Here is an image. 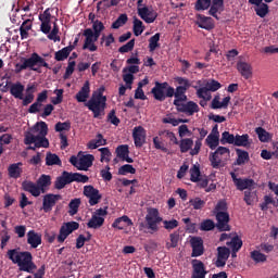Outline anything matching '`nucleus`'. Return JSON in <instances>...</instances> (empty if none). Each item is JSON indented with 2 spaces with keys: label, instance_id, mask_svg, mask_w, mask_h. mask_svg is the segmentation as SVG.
Segmentation results:
<instances>
[{
  "label": "nucleus",
  "instance_id": "31",
  "mask_svg": "<svg viewBox=\"0 0 278 278\" xmlns=\"http://www.w3.org/2000/svg\"><path fill=\"white\" fill-rule=\"evenodd\" d=\"M73 48L74 47H65V48L56 51L54 53V60H56V62H64V60H66L71 55Z\"/></svg>",
  "mask_w": 278,
  "mask_h": 278
},
{
  "label": "nucleus",
  "instance_id": "7",
  "mask_svg": "<svg viewBox=\"0 0 278 278\" xmlns=\"http://www.w3.org/2000/svg\"><path fill=\"white\" fill-rule=\"evenodd\" d=\"M164 219L160 216V211L157 208L150 207L146 215V224H139V231H144L148 229V233H157L160 231V225Z\"/></svg>",
  "mask_w": 278,
  "mask_h": 278
},
{
  "label": "nucleus",
  "instance_id": "16",
  "mask_svg": "<svg viewBox=\"0 0 278 278\" xmlns=\"http://www.w3.org/2000/svg\"><path fill=\"white\" fill-rule=\"evenodd\" d=\"M191 244V257H201L205 253V247L203 245V239L201 237H192L190 239Z\"/></svg>",
  "mask_w": 278,
  "mask_h": 278
},
{
  "label": "nucleus",
  "instance_id": "52",
  "mask_svg": "<svg viewBox=\"0 0 278 278\" xmlns=\"http://www.w3.org/2000/svg\"><path fill=\"white\" fill-rule=\"evenodd\" d=\"M210 162L213 168H218L223 162V159L220 157L219 153L213 152L210 155Z\"/></svg>",
  "mask_w": 278,
  "mask_h": 278
},
{
  "label": "nucleus",
  "instance_id": "27",
  "mask_svg": "<svg viewBox=\"0 0 278 278\" xmlns=\"http://www.w3.org/2000/svg\"><path fill=\"white\" fill-rule=\"evenodd\" d=\"M23 163H13L8 167V175L11 179H20L21 175H23Z\"/></svg>",
  "mask_w": 278,
  "mask_h": 278
},
{
  "label": "nucleus",
  "instance_id": "36",
  "mask_svg": "<svg viewBox=\"0 0 278 278\" xmlns=\"http://www.w3.org/2000/svg\"><path fill=\"white\" fill-rule=\"evenodd\" d=\"M256 199H257V191L255 189H248L244 191L243 201H245L247 205H253Z\"/></svg>",
  "mask_w": 278,
  "mask_h": 278
},
{
  "label": "nucleus",
  "instance_id": "40",
  "mask_svg": "<svg viewBox=\"0 0 278 278\" xmlns=\"http://www.w3.org/2000/svg\"><path fill=\"white\" fill-rule=\"evenodd\" d=\"M220 144H233L236 142V135L230 134L229 131H224L219 140Z\"/></svg>",
  "mask_w": 278,
  "mask_h": 278
},
{
  "label": "nucleus",
  "instance_id": "22",
  "mask_svg": "<svg viewBox=\"0 0 278 278\" xmlns=\"http://www.w3.org/2000/svg\"><path fill=\"white\" fill-rule=\"evenodd\" d=\"M237 71L244 79H251L253 77V66L248 62L239 61L237 63Z\"/></svg>",
  "mask_w": 278,
  "mask_h": 278
},
{
  "label": "nucleus",
  "instance_id": "35",
  "mask_svg": "<svg viewBox=\"0 0 278 278\" xmlns=\"http://www.w3.org/2000/svg\"><path fill=\"white\" fill-rule=\"evenodd\" d=\"M178 144L181 153H188V151H192L194 141L191 138H185L181 139L180 142H178Z\"/></svg>",
  "mask_w": 278,
  "mask_h": 278
},
{
  "label": "nucleus",
  "instance_id": "34",
  "mask_svg": "<svg viewBox=\"0 0 278 278\" xmlns=\"http://www.w3.org/2000/svg\"><path fill=\"white\" fill-rule=\"evenodd\" d=\"M29 29H31V20H26L20 27V36L22 40L29 38Z\"/></svg>",
  "mask_w": 278,
  "mask_h": 278
},
{
  "label": "nucleus",
  "instance_id": "11",
  "mask_svg": "<svg viewBox=\"0 0 278 278\" xmlns=\"http://www.w3.org/2000/svg\"><path fill=\"white\" fill-rule=\"evenodd\" d=\"M174 105L177 112L187 114V116H194L199 112V104L194 101H188L187 103H179V100H174Z\"/></svg>",
  "mask_w": 278,
  "mask_h": 278
},
{
  "label": "nucleus",
  "instance_id": "29",
  "mask_svg": "<svg viewBox=\"0 0 278 278\" xmlns=\"http://www.w3.org/2000/svg\"><path fill=\"white\" fill-rule=\"evenodd\" d=\"M198 27H200V29H206L210 31V29H214V20L205 15H199Z\"/></svg>",
  "mask_w": 278,
  "mask_h": 278
},
{
  "label": "nucleus",
  "instance_id": "49",
  "mask_svg": "<svg viewBox=\"0 0 278 278\" xmlns=\"http://www.w3.org/2000/svg\"><path fill=\"white\" fill-rule=\"evenodd\" d=\"M56 97L51 99L52 105H60L64 101V89H55L53 91Z\"/></svg>",
  "mask_w": 278,
  "mask_h": 278
},
{
  "label": "nucleus",
  "instance_id": "55",
  "mask_svg": "<svg viewBox=\"0 0 278 278\" xmlns=\"http://www.w3.org/2000/svg\"><path fill=\"white\" fill-rule=\"evenodd\" d=\"M229 255H231V251L227 247H218L217 248V257L220 260H229Z\"/></svg>",
  "mask_w": 278,
  "mask_h": 278
},
{
  "label": "nucleus",
  "instance_id": "13",
  "mask_svg": "<svg viewBox=\"0 0 278 278\" xmlns=\"http://www.w3.org/2000/svg\"><path fill=\"white\" fill-rule=\"evenodd\" d=\"M83 194L89 199V205L94 206L101 201L102 195L99 192V189L94 188L91 185L85 186Z\"/></svg>",
  "mask_w": 278,
  "mask_h": 278
},
{
  "label": "nucleus",
  "instance_id": "17",
  "mask_svg": "<svg viewBox=\"0 0 278 278\" xmlns=\"http://www.w3.org/2000/svg\"><path fill=\"white\" fill-rule=\"evenodd\" d=\"M52 18L51 9H46L43 13L39 14V21L41 22L40 31H42V34H49V31H51Z\"/></svg>",
  "mask_w": 278,
  "mask_h": 278
},
{
  "label": "nucleus",
  "instance_id": "30",
  "mask_svg": "<svg viewBox=\"0 0 278 278\" xmlns=\"http://www.w3.org/2000/svg\"><path fill=\"white\" fill-rule=\"evenodd\" d=\"M105 144H108V140L103 138L102 134H98L96 139H92L87 143V147L88 149L94 150L99 149V147H105Z\"/></svg>",
  "mask_w": 278,
  "mask_h": 278
},
{
  "label": "nucleus",
  "instance_id": "1",
  "mask_svg": "<svg viewBox=\"0 0 278 278\" xmlns=\"http://www.w3.org/2000/svg\"><path fill=\"white\" fill-rule=\"evenodd\" d=\"M7 255L12 264L18 266L21 273L33 274L38 266L34 263V255L29 251H21V249H12L7 252Z\"/></svg>",
  "mask_w": 278,
  "mask_h": 278
},
{
  "label": "nucleus",
  "instance_id": "18",
  "mask_svg": "<svg viewBox=\"0 0 278 278\" xmlns=\"http://www.w3.org/2000/svg\"><path fill=\"white\" fill-rule=\"evenodd\" d=\"M192 275L191 278H205L207 270L205 269V264L201 260H191Z\"/></svg>",
  "mask_w": 278,
  "mask_h": 278
},
{
  "label": "nucleus",
  "instance_id": "59",
  "mask_svg": "<svg viewBox=\"0 0 278 278\" xmlns=\"http://www.w3.org/2000/svg\"><path fill=\"white\" fill-rule=\"evenodd\" d=\"M99 151L101 153L100 161L110 163V160L112 157V152H110V148H100Z\"/></svg>",
  "mask_w": 278,
  "mask_h": 278
},
{
  "label": "nucleus",
  "instance_id": "56",
  "mask_svg": "<svg viewBox=\"0 0 278 278\" xmlns=\"http://www.w3.org/2000/svg\"><path fill=\"white\" fill-rule=\"evenodd\" d=\"M134 47H136V39H131L126 45L119 47L118 53H129V51H134Z\"/></svg>",
  "mask_w": 278,
  "mask_h": 278
},
{
  "label": "nucleus",
  "instance_id": "64",
  "mask_svg": "<svg viewBox=\"0 0 278 278\" xmlns=\"http://www.w3.org/2000/svg\"><path fill=\"white\" fill-rule=\"evenodd\" d=\"M100 175L104 181H112V173L110 172L109 165L104 169L100 170Z\"/></svg>",
  "mask_w": 278,
  "mask_h": 278
},
{
  "label": "nucleus",
  "instance_id": "4",
  "mask_svg": "<svg viewBox=\"0 0 278 278\" xmlns=\"http://www.w3.org/2000/svg\"><path fill=\"white\" fill-rule=\"evenodd\" d=\"M36 90H38V85L36 84L27 85L25 90V86L23 84L15 83L12 84L10 87V94H12L14 99H18L20 101H22V105H24V108H27V105L34 103V99L36 97L34 94L36 93ZM24 92H26L25 96L23 94Z\"/></svg>",
  "mask_w": 278,
  "mask_h": 278
},
{
  "label": "nucleus",
  "instance_id": "60",
  "mask_svg": "<svg viewBox=\"0 0 278 278\" xmlns=\"http://www.w3.org/2000/svg\"><path fill=\"white\" fill-rule=\"evenodd\" d=\"M55 131H71V122H58L54 126Z\"/></svg>",
  "mask_w": 278,
  "mask_h": 278
},
{
  "label": "nucleus",
  "instance_id": "8",
  "mask_svg": "<svg viewBox=\"0 0 278 278\" xmlns=\"http://www.w3.org/2000/svg\"><path fill=\"white\" fill-rule=\"evenodd\" d=\"M89 177L79 173H68L64 170L61 176L56 177L54 181L55 190H63L66 188L68 184H73V181H77L78 184H88Z\"/></svg>",
  "mask_w": 278,
  "mask_h": 278
},
{
  "label": "nucleus",
  "instance_id": "50",
  "mask_svg": "<svg viewBox=\"0 0 278 278\" xmlns=\"http://www.w3.org/2000/svg\"><path fill=\"white\" fill-rule=\"evenodd\" d=\"M115 152L117 154V157L123 160L124 157H127L129 155V146L128 144L118 146Z\"/></svg>",
  "mask_w": 278,
  "mask_h": 278
},
{
  "label": "nucleus",
  "instance_id": "44",
  "mask_svg": "<svg viewBox=\"0 0 278 278\" xmlns=\"http://www.w3.org/2000/svg\"><path fill=\"white\" fill-rule=\"evenodd\" d=\"M255 12L256 15L260 16V18H265L270 10L268 9V4L261 2L258 5H256Z\"/></svg>",
  "mask_w": 278,
  "mask_h": 278
},
{
  "label": "nucleus",
  "instance_id": "62",
  "mask_svg": "<svg viewBox=\"0 0 278 278\" xmlns=\"http://www.w3.org/2000/svg\"><path fill=\"white\" fill-rule=\"evenodd\" d=\"M71 232L66 229V227L63 225L60 228V233L58 236V242L62 243L64 240H66L70 237Z\"/></svg>",
  "mask_w": 278,
  "mask_h": 278
},
{
  "label": "nucleus",
  "instance_id": "26",
  "mask_svg": "<svg viewBox=\"0 0 278 278\" xmlns=\"http://www.w3.org/2000/svg\"><path fill=\"white\" fill-rule=\"evenodd\" d=\"M251 144H253V140H251L249 134L235 136V147H243L244 149H250Z\"/></svg>",
  "mask_w": 278,
  "mask_h": 278
},
{
  "label": "nucleus",
  "instance_id": "58",
  "mask_svg": "<svg viewBox=\"0 0 278 278\" xmlns=\"http://www.w3.org/2000/svg\"><path fill=\"white\" fill-rule=\"evenodd\" d=\"M205 86L210 90V92H216V90H220L222 85L218 83V80L210 79L206 81Z\"/></svg>",
  "mask_w": 278,
  "mask_h": 278
},
{
  "label": "nucleus",
  "instance_id": "5",
  "mask_svg": "<svg viewBox=\"0 0 278 278\" xmlns=\"http://www.w3.org/2000/svg\"><path fill=\"white\" fill-rule=\"evenodd\" d=\"M51 176L42 174L38 179L37 184L31 180H24L22 182V189L24 192H29L31 197L38 198L40 194H46L51 188Z\"/></svg>",
  "mask_w": 278,
  "mask_h": 278
},
{
  "label": "nucleus",
  "instance_id": "25",
  "mask_svg": "<svg viewBox=\"0 0 278 278\" xmlns=\"http://www.w3.org/2000/svg\"><path fill=\"white\" fill-rule=\"evenodd\" d=\"M257 186V184L255 182V180L251 179V178H239V180H237L236 184V188L237 190H240L241 192L243 190H255V187Z\"/></svg>",
  "mask_w": 278,
  "mask_h": 278
},
{
  "label": "nucleus",
  "instance_id": "3",
  "mask_svg": "<svg viewBox=\"0 0 278 278\" xmlns=\"http://www.w3.org/2000/svg\"><path fill=\"white\" fill-rule=\"evenodd\" d=\"M188 91V88L178 86L176 88H173L170 85H168L167 81L160 83L156 81L154 87L151 89V92L153 94V98L155 101H166V99H170L175 97V99H179V97H182Z\"/></svg>",
  "mask_w": 278,
  "mask_h": 278
},
{
  "label": "nucleus",
  "instance_id": "9",
  "mask_svg": "<svg viewBox=\"0 0 278 278\" xmlns=\"http://www.w3.org/2000/svg\"><path fill=\"white\" fill-rule=\"evenodd\" d=\"M21 62L24 63L26 68L35 71L36 73H40V68H42V66L43 68H51L49 67V63H47V61L36 52H34L28 59L22 58Z\"/></svg>",
  "mask_w": 278,
  "mask_h": 278
},
{
  "label": "nucleus",
  "instance_id": "6",
  "mask_svg": "<svg viewBox=\"0 0 278 278\" xmlns=\"http://www.w3.org/2000/svg\"><path fill=\"white\" fill-rule=\"evenodd\" d=\"M105 92V87H100L94 91L91 98L85 103L86 108L93 114V118H101L105 114V105L108 103V98L103 96Z\"/></svg>",
  "mask_w": 278,
  "mask_h": 278
},
{
  "label": "nucleus",
  "instance_id": "42",
  "mask_svg": "<svg viewBox=\"0 0 278 278\" xmlns=\"http://www.w3.org/2000/svg\"><path fill=\"white\" fill-rule=\"evenodd\" d=\"M132 31L135 36H142L144 31V24L138 17L134 18Z\"/></svg>",
  "mask_w": 278,
  "mask_h": 278
},
{
  "label": "nucleus",
  "instance_id": "39",
  "mask_svg": "<svg viewBox=\"0 0 278 278\" xmlns=\"http://www.w3.org/2000/svg\"><path fill=\"white\" fill-rule=\"evenodd\" d=\"M205 142L207 147H210V149L214 151V149H216V147H218V144L220 143V139L218 138V135L210 134L206 137Z\"/></svg>",
  "mask_w": 278,
  "mask_h": 278
},
{
  "label": "nucleus",
  "instance_id": "28",
  "mask_svg": "<svg viewBox=\"0 0 278 278\" xmlns=\"http://www.w3.org/2000/svg\"><path fill=\"white\" fill-rule=\"evenodd\" d=\"M94 162V155L92 154H86L79 157L78 162V170H88L92 166V163Z\"/></svg>",
  "mask_w": 278,
  "mask_h": 278
},
{
  "label": "nucleus",
  "instance_id": "37",
  "mask_svg": "<svg viewBox=\"0 0 278 278\" xmlns=\"http://www.w3.org/2000/svg\"><path fill=\"white\" fill-rule=\"evenodd\" d=\"M79 205H81V199L76 198L70 201L68 203V214L70 216H75V214H77V212H79Z\"/></svg>",
  "mask_w": 278,
  "mask_h": 278
},
{
  "label": "nucleus",
  "instance_id": "57",
  "mask_svg": "<svg viewBox=\"0 0 278 278\" xmlns=\"http://www.w3.org/2000/svg\"><path fill=\"white\" fill-rule=\"evenodd\" d=\"M214 227H216V224L212 219H205L200 225L201 231H212Z\"/></svg>",
  "mask_w": 278,
  "mask_h": 278
},
{
  "label": "nucleus",
  "instance_id": "19",
  "mask_svg": "<svg viewBox=\"0 0 278 278\" xmlns=\"http://www.w3.org/2000/svg\"><path fill=\"white\" fill-rule=\"evenodd\" d=\"M138 16L142 18L146 23H155V20L157 18V13H155L153 10H150L149 7L138 8L137 10Z\"/></svg>",
  "mask_w": 278,
  "mask_h": 278
},
{
  "label": "nucleus",
  "instance_id": "48",
  "mask_svg": "<svg viewBox=\"0 0 278 278\" xmlns=\"http://www.w3.org/2000/svg\"><path fill=\"white\" fill-rule=\"evenodd\" d=\"M201 177V168L199 166L193 165L192 168L190 169V181L193 184H197L200 181Z\"/></svg>",
  "mask_w": 278,
  "mask_h": 278
},
{
  "label": "nucleus",
  "instance_id": "21",
  "mask_svg": "<svg viewBox=\"0 0 278 278\" xmlns=\"http://www.w3.org/2000/svg\"><path fill=\"white\" fill-rule=\"evenodd\" d=\"M220 12H225V0H212L211 8L208 10L210 16L219 21L220 17H218V13L220 14Z\"/></svg>",
  "mask_w": 278,
  "mask_h": 278
},
{
  "label": "nucleus",
  "instance_id": "20",
  "mask_svg": "<svg viewBox=\"0 0 278 278\" xmlns=\"http://www.w3.org/2000/svg\"><path fill=\"white\" fill-rule=\"evenodd\" d=\"M83 36H85V43L83 49H88L91 52L97 51L98 47L94 45L97 41L94 40V36H92V28L85 29Z\"/></svg>",
  "mask_w": 278,
  "mask_h": 278
},
{
  "label": "nucleus",
  "instance_id": "15",
  "mask_svg": "<svg viewBox=\"0 0 278 278\" xmlns=\"http://www.w3.org/2000/svg\"><path fill=\"white\" fill-rule=\"evenodd\" d=\"M217 220L216 227L218 231H231V226H229V213L228 212H218L215 214Z\"/></svg>",
  "mask_w": 278,
  "mask_h": 278
},
{
  "label": "nucleus",
  "instance_id": "24",
  "mask_svg": "<svg viewBox=\"0 0 278 278\" xmlns=\"http://www.w3.org/2000/svg\"><path fill=\"white\" fill-rule=\"evenodd\" d=\"M90 97V81L86 80L80 90L76 93L75 99L78 103H86Z\"/></svg>",
  "mask_w": 278,
  "mask_h": 278
},
{
  "label": "nucleus",
  "instance_id": "32",
  "mask_svg": "<svg viewBox=\"0 0 278 278\" xmlns=\"http://www.w3.org/2000/svg\"><path fill=\"white\" fill-rule=\"evenodd\" d=\"M46 166H62V160L58 154L48 152L46 154Z\"/></svg>",
  "mask_w": 278,
  "mask_h": 278
},
{
  "label": "nucleus",
  "instance_id": "14",
  "mask_svg": "<svg viewBox=\"0 0 278 278\" xmlns=\"http://www.w3.org/2000/svg\"><path fill=\"white\" fill-rule=\"evenodd\" d=\"M132 139L137 149H141V147H144L147 142V130L144 129V127L136 126L132 129Z\"/></svg>",
  "mask_w": 278,
  "mask_h": 278
},
{
  "label": "nucleus",
  "instance_id": "10",
  "mask_svg": "<svg viewBox=\"0 0 278 278\" xmlns=\"http://www.w3.org/2000/svg\"><path fill=\"white\" fill-rule=\"evenodd\" d=\"M105 216H108V206L96 210L87 223L88 229H101V226L105 225Z\"/></svg>",
  "mask_w": 278,
  "mask_h": 278
},
{
  "label": "nucleus",
  "instance_id": "41",
  "mask_svg": "<svg viewBox=\"0 0 278 278\" xmlns=\"http://www.w3.org/2000/svg\"><path fill=\"white\" fill-rule=\"evenodd\" d=\"M255 134L261 142H268L271 138L270 132L266 131L263 127L255 128Z\"/></svg>",
  "mask_w": 278,
  "mask_h": 278
},
{
  "label": "nucleus",
  "instance_id": "47",
  "mask_svg": "<svg viewBox=\"0 0 278 278\" xmlns=\"http://www.w3.org/2000/svg\"><path fill=\"white\" fill-rule=\"evenodd\" d=\"M160 47V33H156L149 39V50L151 53Z\"/></svg>",
  "mask_w": 278,
  "mask_h": 278
},
{
  "label": "nucleus",
  "instance_id": "53",
  "mask_svg": "<svg viewBox=\"0 0 278 278\" xmlns=\"http://www.w3.org/2000/svg\"><path fill=\"white\" fill-rule=\"evenodd\" d=\"M212 5V0H197L195 1V10L201 12L202 10H208Z\"/></svg>",
  "mask_w": 278,
  "mask_h": 278
},
{
  "label": "nucleus",
  "instance_id": "43",
  "mask_svg": "<svg viewBox=\"0 0 278 278\" xmlns=\"http://www.w3.org/2000/svg\"><path fill=\"white\" fill-rule=\"evenodd\" d=\"M189 206L192 207V210H203V207H205V200H201L199 197L190 199Z\"/></svg>",
  "mask_w": 278,
  "mask_h": 278
},
{
  "label": "nucleus",
  "instance_id": "33",
  "mask_svg": "<svg viewBox=\"0 0 278 278\" xmlns=\"http://www.w3.org/2000/svg\"><path fill=\"white\" fill-rule=\"evenodd\" d=\"M237 153V160H236V166H242L245 162H249L250 156L249 153L242 149H236Z\"/></svg>",
  "mask_w": 278,
  "mask_h": 278
},
{
  "label": "nucleus",
  "instance_id": "2",
  "mask_svg": "<svg viewBox=\"0 0 278 278\" xmlns=\"http://www.w3.org/2000/svg\"><path fill=\"white\" fill-rule=\"evenodd\" d=\"M31 132H26L24 136V144L38 147L39 149H49V139H47V134H49V126L46 122H38L31 129ZM39 132V134H38ZM34 134H38L35 136Z\"/></svg>",
  "mask_w": 278,
  "mask_h": 278
},
{
  "label": "nucleus",
  "instance_id": "54",
  "mask_svg": "<svg viewBox=\"0 0 278 278\" xmlns=\"http://www.w3.org/2000/svg\"><path fill=\"white\" fill-rule=\"evenodd\" d=\"M129 18L127 17V14H121L117 17V21L113 22L112 29H119V27H123L127 23Z\"/></svg>",
  "mask_w": 278,
  "mask_h": 278
},
{
  "label": "nucleus",
  "instance_id": "12",
  "mask_svg": "<svg viewBox=\"0 0 278 278\" xmlns=\"http://www.w3.org/2000/svg\"><path fill=\"white\" fill-rule=\"evenodd\" d=\"M58 201H62L61 194L47 193L43 195L41 210H43L46 214H49V212H52L53 207H55Z\"/></svg>",
  "mask_w": 278,
  "mask_h": 278
},
{
  "label": "nucleus",
  "instance_id": "38",
  "mask_svg": "<svg viewBox=\"0 0 278 278\" xmlns=\"http://www.w3.org/2000/svg\"><path fill=\"white\" fill-rule=\"evenodd\" d=\"M251 260H253V262H255V264H264V262H266V260H268V256H266V254L254 250L251 252L250 254Z\"/></svg>",
  "mask_w": 278,
  "mask_h": 278
},
{
  "label": "nucleus",
  "instance_id": "61",
  "mask_svg": "<svg viewBox=\"0 0 278 278\" xmlns=\"http://www.w3.org/2000/svg\"><path fill=\"white\" fill-rule=\"evenodd\" d=\"M164 229L172 231V229H177L179 227V222L177 219L163 220Z\"/></svg>",
  "mask_w": 278,
  "mask_h": 278
},
{
  "label": "nucleus",
  "instance_id": "46",
  "mask_svg": "<svg viewBox=\"0 0 278 278\" xmlns=\"http://www.w3.org/2000/svg\"><path fill=\"white\" fill-rule=\"evenodd\" d=\"M197 97L198 99H203L204 101H210L212 99V93H210V90L207 87H201L197 90Z\"/></svg>",
  "mask_w": 278,
  "mask_h": 278
},
{
  "label": "nucleus",
  "instance_id": "23",
  "mask_svg": "<svg viewBox=\"0 0 278 278\" xmlns=\"http://www.w3.org/2000/svg\"><path fill=\"white\" fill-rule=\"evenodd\" d=\"M26 238L27 244H29L31 249H38V247L42 244V235L36 232V230H29Z\"/></svg>",
  "mask_w": 278,
  "mask_h": 278
},
{
  "label": "nucleus",
  "instance_id": "45",
  "mask_svg": "<svg viewBox=\"0 0 278 278\" xmlns=\"http://www.w3.org/2000/svg\"><path fill=\"white\" fill-rule=\"evenodd\" d=\"M227 247H230L232 251H240L242 249V239L240 237L235 236L230 241H228Z\"/></svg>",
  "mask_w": 278,
  "mask_h": 278
},
{
  "label": "nucleus",
  "instance_id": "63",
  "mask_svg": "<svg viewBox=\"0 0 278 278\" xmlns=\"http://www.w3.org/2000/svg\"><path fill=\"white\" fill-rule=\"evenodd\" d=\"M227 202L225 200H220L215 206L214 214H218V212H227Z\"/></svg>",
  "mask_w": 278,
  "mask_h": 278
},
{
  "label": "nucleus",
  "instance_id": "51",
  "mask_svg": "<svg viewBox=\"0 0 278 278\" xmlns=\"http://www.w3.org/2000/svg\"><path fill=\"white\" fill-rule=\"evenodd\" d=\"M118 175H136V169L131 164H125L118 168Z\"/></svg>",
  "mask_w": 278,
  "mask_h": 278
}]
</instances>
